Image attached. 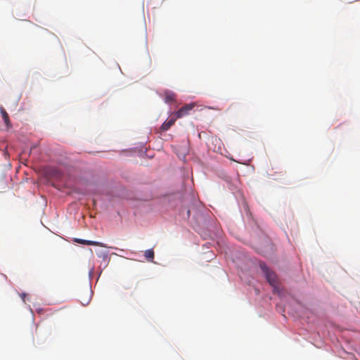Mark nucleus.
Here are the masks:
<instances>
[{"label":"nucleus","instance_id":"1","mask_svg":"<svg viewBox=\"0 0 360 360\" xmlns=\"http://www.w3.org/2000/svg\"><path fill=\"white\" fill-rule=\"evenodd\" d=\"M259 266L264 274L269 284L274 287V290H278V279L276 274L274 271H270L266 264L264 262L259 263Z\"/></svg>","mask_w":360,"mask_h":360},{"label":"nucleus","instance_id":"2","mask_svg":"<svg viewBox=\"0 0 360 360\" xmlns=\"http://www.w3.org/2000/svg\"><path fill=\"white\" fill-rule=\"evenodd\" d=\"M195 107L194 103H188L181 107L179 110L175 112L176 117L181 118L188 114L189 111L193 109Z\"/></svg>","mask_w":360,"mask_h":360},{"label":"nucleus","instance_id":"3","mask_svg":"<svg viewBox=\"0 0 360 360\" xmlns=\"http://www.w3.org/2000/svg\"><path fill=\"white\" fill-rule=\"evenodd\" d=\"M176 119V115L174 114V116L171 117L169 120L165 121L161 125L160 130L162 131H167L172 125L174 124Z\"/></svg>","mask_w":360,"mask_h":360},{"label":"nucleus","instance_id":"4","mask_svg":"<svg viewBox=\"0 0 360 360\" xmlns=\"http://www.w3.org/2000/svg\"><path fill=\"white\" fill-rule=\"evenodd\" d=\"M75 241L79 244H82V245H96V246L103 247V245L101 243H100L98 242H96V241H92V240H83V239L75 238Z\"/></svg>","mask_w":360,"mask_h":360},{"label":"nucleus","instance_id":"5","mask_svg":"<svg viewBox=\"0 0 360 360\" xmlns=\"http://www.w3.org/2000/svg\"><path fill=\"white\" fill-rule=\"evenodd\" d=\"M176 99V94L172 91H167L165 92V101L166 103H172Z\"/></svg>","mask_w":360,"mask_h":360},{"label":"nucleus","instance_id":"6","mask_svg":"<svg viewBox=\"0 0 360 360\" xmlns=\"http://www.w3.org/2000/svg\"><path fill=\"white\" fill-rule=\"evenodd\" d=\"M0 112L1 114L2 118L4 121L6 125L9 127L11 126V122L9 120V116L5 109L3 107H0Z\"/></svg>","mask_w":360,"mask_h":360},{"label":"nucleus","instance_id":"7","mask_svg":"<svg viewBox=\"0 0 360 360\" xmlns=\"http://www.w3.org/2000/svg\"><path fill=\"white\" fill-rule=\"evenodd\" d=\"M144 256L148 261L152 262L155 257L154 251L152 249L147 250L144 252Z\"/></svg>","mask_w":360,"mask_h":360},{"label":"nucleus","instance_id":"8","mask_svg":"<svg viewBox=\"0 0 360 360\" xmlns=\"http://www.w3.org/2000/svg\"><path fill=\"white\" fill-rule=\"evenodd\" d=\"M124 289L126 290H129V295L130 296H132L133 295V290H131V288L129 287H124Z\"/></svg>","mask_w":360,"mask_h":360},{"label":"nucleus","instance_id":"9","mask_svg":"<svg viewBox=\"0 0 360 360\" xmlns=\"http://www.w3.org/2000/svg\"><path fill=\"white\" fill-rule=\"evenodd\" d=\"M25 295V294H22V299H24Z\"/></svg>","mask_w":360,"mask_h":360}]
</instances>
